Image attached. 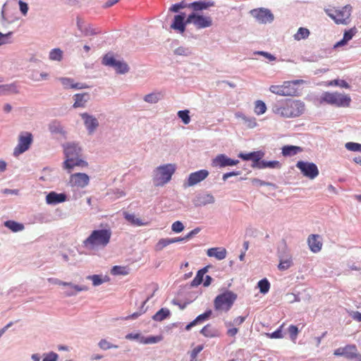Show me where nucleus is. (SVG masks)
Wrapping results in <instances>:
<instances>
[{
  "mask_svg": "<svg viewBox=\"0 0 361 361\" xmlns=\"http://www.w3.org/2000/svg\"><path fill=\"white\" fill-rule=\"evenodd\" d=\"M211 315H212V310H209L206 311L205 312H204L203 314H201L199 316H197L194 319V321L197 324H202V322H204V321L207 320L210 317Z\"/></svg>",
  "mask_w": 361,
  "mask_h": 361,
  "instance_id": "41",
  "label": "nucleus"
},
{
  "mask_svg": "<svg viewBox=\"0 0 361 361\" xmlns=\"http://www.w3.org/2000/svg\"><path fill=\"white\" fill-rule=\"evenodd\" d=\"M4 224L13 232L20 231L24 228V226L22 224L14 221H6Z\"/></svg>",
  "mask_w": 361,
  "mask_h": 361,
  "instance_id": "37",
  "label": "nucleus"
},
{
  "mask_svg": "<svg viewBox=\"0 0 361 361\" xmlns=\"http://www.w3.org/2000/svg\"><path fill=\"white\" fill-rule=\"evenodd\" d=\"M60 81L61 82L63 87L65 89H85L87 88V86L82 83H75L73 80L68 78H60Z\"/></svg>",
  "mask_w": 361,
  "mask_h": 361,
  "instance_id": "26",
  "label": "nucleus"
},
{
  "mask_svg": "<svg viewBox=\"0 0 361 361\" xmlns=\"http://www.w3.org/2000/svg\"><path fill=\"white\" fill-rule=\"evenodd\" d=\"M188 23H186V20H185V14L181 13L174 16V19L172 24L171 25V27L183 34L185 30V25Z\"/></svg>",
  "mask_w": 361,
  "mask_h": 361,
  "instance_id": "19",
  "label": "nucleus"
},
{
  "mask_svg": "<svg viewBox=\"0 0 361 361\" xmlns=\"http://www.w3.org/2000/svg\"><path fill=\"white\" fill-rule=\"evenodd\" d=\"M82 118L84 121V123L89 133H92L99 126L97 119L87 113L80 114Z\"/></svg>",
  "mask_w": 361,
  "mask_h": 361,
  "instance_id": "21",
  "label": "nucleus"
},
{
  "mask_svg": "<svg viewBox=\"0 0 361 361\" xmlns=\"http://www.w3.org/2000/svg\"><path fill=\"white\" fill-rule=\"evenodd\" d=\"M48 78V74L46 73H42L38 78L37 75H32V80L35 81H40L42 80H46Z\"/></svg>",
  "mask_w": 361,
  "mask_h": 361,
  "instance_id": "62",
  "label": "nucleus"
},
{
  "mask_svg": "<svg viewBox=\"0 0 361 361\" xmlns=\"http://www.w3.org/2000/svg\"><path fill=\"white\" fill-rule=\"evenodd\" d=\"M184 225L180 221H176L173 223L171 230L175 233H180L184 230Z\"/></svg>",
  "mask_w": 361,
  "mask_h": 361,
  "instance_id": "52",
  "label": "nucleus"
},
{
  "mask_svg": "<svg viewBox=\"0 0 361 361\" xmlns=\"http://www.w3.org/2000/svg\"><path fill=\"white\" fill-rule=\"evenodd\" d=\"M19 8L20 12L23 13V16H26L28 11V6L27 4L23 1L22 0H20L18 1Z\"/></svg>",
  "mask_w": 361,
  "mask_h": 361,
  "instance_id": "56",
  "label": "nucleus"
},
{
  "mask_svg": "<svg viewBox=\"0 0 361 361\" xmlns=\"http://www.w3.org/2000/svg\"><path fill=\"white\" fill-rule=\"evenodd\" d=\"M296 167L305 177L311 180L314 179L319 173L317 165L312 162L299 161L296 164Z\"/></svg>",
  "mask_w": 361,
  "mask_h": 361,
  "instance_id": "11",
  "label": "nucleus"
},
{
  "mask_svg": "<svg viewBox=\"0 0 361 361\" xmlns=\"http://www.w3.org/2000/svg\"><path fill=\"white\" fill-rule=\"evenodd\" d=\"M188 7V5L186 4L184 1H181L178 4H176L171 6L169 10L172 12H178L180 9Z\"/></svg>",
  "mask_w": 361,
  "mask_h": 361,
  "instance_id": "53",
  "label": "nucleus"
},
{
  "mask_svg": "<svg viewBox=\"0 0 361 361\" xmlns=\"http://www.w3.org/2000/svg\"><path fill=\"white\" fill-rule=\"evenodd\" d=\"M111 231L109 228L94 230L82 242V245L87 250L105 247L110 242Z\"/></svg>",
  "mask_w": 361,
  "mask_h": 361,
  "instance_id": "2",
  "label": "nucleus"
},
{
  "mask_svg": "<svg viewBox=\"0 0 361 361\" xmlns=\"http://www.w3.org/2000/svg\"><path fill=\"white\" fill-rule=\"evenodd\" d=\"M310 30L305 27H300L294 35V39L297 41L307 39L310 35Z\"/></svg>",
  "mask_w": 361,
  "mask_h": 361,
  "instance_id": "36",
  "label": "nucleus"
},
{
  "mask_svg": "<svg viewBox=\"0 0 361 361\" xmlns=\"http://www.w3.org/2000/svg\"><path fill=\"white\" fill-rule=\"evenodd\" d=\"M282 326L277 329L276 331H274L270 337L272 338H281L283 337L282 331H281Z\"/></svg>",
  "mask_w": 361,
  "mask_h": 361,
  "instance_id": "60",
  "label": "nucleus"
},
{
  "mask_svg": "<svg viewBox=\"0 0 361 361\" xmlns=\"http://www.w3.org/2000/svg\"><path fill=\"white\" fill-rule=\"evenodd\" d=\"M186 23H192L197 29H202L212 26V19L210 16H204L192 13L187 18Z\"/></svg>",
  "mask_w": 361,
  "mask_h": 361,
  "instance_id": "13",
  "label": "nucleus"
},
{
  "mask_svg": "<svg viewBox=\"0 0 361 361\" xmlns=\"http://www.w3.org/2000/svg\"><path fill=\"white\" fill-rule=\"evenodd\" d=\"M200 229L199 228H196L195 229H193L192 231H191L190 233H188L185 236V239L186 240H189L190 238H191L193 235H195V234L198 233L200 232Z\"/></svg>",
  "mask_w": 361,
  "mask_h": 361,
  "instance_id": "63",
  "label": "nucleus"
},
{
  "mask_svg": "<svg viewBox=\"0 0 361 361\" xmlns=\"http://www.w3.org/2000/svg\"><path fill=\"white\" fill-rule=\"evenodd\" d=\"M207 255L208 257L222 260L226 257L227 251L224 247H212L207 250Z\"/></svg>",
  "mask_w": 361,
  "mask_h": 361,
  "instance_id": "23",
  "label": "nucleus"
},
{
  "mask_svg": "<svg viewBox=\"0 0 361 361\" xmlns=\"http://www.w3.org/2000/svg\"><path fill=\"white\" fill-rule=\"evenodd\" d=\"M274 114L283 118H296L305 111V103L300 100L287 99L273 106Z\"/></svg>",
  "mask_w": 361,
  "mask_h": 361,
  "instance_id": "1",
  "label": "nucleus"
},
{
  "mask_svg": "<svg viewBox=\"0 0 361 361\" xmlns=\"http://www.w3.org/2000/svg\"><path fill=\"white\" fill-rule=\"evenodd\" d=\"M352 318L357 322H361V312H354L352 314Z\"/></svg>",
  "mask_w": 361,
  "mask_h": 361,
  "instance_id": "64",
  "label": "nucleus"
},
{
  "mask_svg": "<svg viewBox=\"0 0 361 361\" xmlns=\"http://www.w3.org/2000/svg\"><path fill=\"white\" fill-rule=\"evenodd\" d=\"M55 283L57 284V285H59V286H69L70 287V290L68 291L66 293V295H73L74 294H75L76 293L78 292H80V291H83V290H87V288L85 287V286H77V285H74L71 283H68V282H63V281H61L60 280H56L55 281Z\"/></svg>",
  "mask_w": 361,
  "mask_h": 361,
  "instance_id": "24",
  "label": "nucleus"
},
{
  "mask_svg": "<svg viewBox=\"0 0 361 361\" xmlns=\"http://www.w3.org/2000/svg\"><path fill=\"white\" fill-rule=\"evenodd\" d=\"M174 53L178 56H188L191 54V51L188 48L179 47L175 49Z\"/></svg>",
  "mask_w": 361,
  "mask_h": 361,
  "instance_id": "50",
  "label": "nucleus"
},
{
  "mask_svg": "<svg viewBox=\"0 0 361 361\" xmlns=\"http://www.w3.org/2000/svg\"><path fill=\"white\" fill-rule=\"evenodd\" d=\"M198 200L201 204H212L214 202V197L210 195L207 194L202 197H198Z\"/></svg>",
  "mask_w": 361,
  "mask_h": 361,
  "instance_id": "45",
  "label": "nucleus"
},
{
  "mask_svg": "<svg viewBox=\"0 0 361 361\" xmlns=\"http://www.w3.org/2000/svg\"><path fill=\"white\" fill-rule=\"evenodd\" d=\"M243 119L248 122V126L250 128H254L257 126L256 120L255 118H247L246 116H243Z\"/></svg>",
  "mask_w": 361,
  "mask_h": 361,
  "instance_id": "59",
  "label": "nucleus"
},
{
  "mask_svg": "<svg viewBox=\"0 0 361 361\" xmlns=\"http://www.w3.org/2000/svg\"><path fill=\"white\" fill-rule=\"evenodd\" d=\"M175 171V165L171 164L157 167L154 171L153 178L154 185L156 186H162L168 183L171 180Z\"/></svg>",
  "mask_w": 361,
  "mask_h": 361,
  "instance_id": "6",
  "label": "nucleus"
},
{
  "mask_svg": "<svg viewBox=\"0 0 361 361\" xmlns=\"http://www.w3.org/2000/svg\"><path fill=\"white\" fill-rule=\"evenodd\" d=\"M334 355L336 356H343L345 358L354 361H361V354L355 345H347L343 348H338L334 350Z\"/></svg>",
  "mask_w": 361,
  "mask_h": 361,
  "instance_id": "10",
  "label": "nucleus"
},
{
  "mask_svg": "<svg viewBox=\"0 0 361 361\" xmlns=\"http://www.w3.org/2000/svg\"><path fill=\"white\" fill-rule=\"evenodd\" d=\"M267 111V106L265 103L262 100H257L255 102L254 111L259 116L264 114Z\"/></svg>",
  "mask_w": 361,
  "mask_h": 361,
  "instance_id": "35",
  "label": "nucleus"
},
{
  "mask_svg": "<svg viewBox=\"0 0 361 361\" xmlns=\"http://www.w3.org/2000/svg\"><path fill=\"white\" fill-rule=\"evenodd\" d=\"M356 33L357 29L355 27L350 28L348 30H345L343 34V39L334 44V48L345 45L353 37V36H355Z\"/></svg>",
  "mask_w": 361,
  "mask_h": 361,
  "instance_id": "25",
  "label": "nucleus"
},
{
  "mask_svg": "<svg viewBox=\"0 0 361 361\" xmlns=\"http://www.w3.org/2000/svg\"><path fill=\"white\" fill-rule=\"evenodd\" d=\"M288 333L292 341H295L298 334V329L295 325H290L288 327Z\"/></svg>",
  "mask_w": 361,
  "mask_h": 361,
  "instance_id": "51",
  "label": "nucleus"
},
{
  "mask_svg": "<svg viewBox=\"0 0 361 361\" xmlns=\"http://www.w3.org/2000/svg\"><path fill=\"white\" fill-rule=\"evenodd\" d=\"M208 176L209 171L205 169L191 173L187 180L186 185L188 187L193 186L204 180Z\"/></svg>",
  "mask_w": 361,
  "mask_h": 361,
  "instance_id": "16",
  "label": "nucleus"
},
{
  "mask_svg": "<svg viewBox=\"0 0 361 361\" xmlns=\"http://www.w3.org/2000/svg\"><path fill=\"white\" fill-rule=\"evenodd\" d=\"M12 32H8L7 34H2L0 32V45L6 44L8 41V37L11 35Z\"/></svg>",
  "mask_w": 361,
  "mask_h": 361,
  "instance_id": "58",
  "label": "nucleus"
},
{
  "mask_svg": "<svg viewBox=\"0 0 361 361\" xmlns=\"http://www.w3.org/2000/svg\"><path fill=\"white\" fill-rule=\"evenodd\" d=\"M178 117L182 120L184 124H188L190 121L188 110H182L178 112Z\"/></svg>",
  "mask_w": 361,
  "mask_h": 361,
  "instance_id": "48",
  "label": "nucleus"
},
{
  "mask_svg": "<svg viewBox=\"0 0 361 361\" xmlns=\"http://www.w3.org/2000/svg\"><path fill=\"white\" fill-rule=\"evenodd\" d=\"M307 243L312 252L317 253L322 250V243L320 236L316 234L310 235L307 238Z\"/></svg>",
  "mask_w": 361,
  "mask_h": 361,
  "instance_id": "22",
  "label": "nucleus"
},
{
  "mask_svg": "<svg viewBox=\"0 0 361 361\" xmlns=\"http://www.w3.org/2000/svg\"><path fill=\"white\" fill-rule=\"evenodd\" d=\"M352 6L346 5L341 8H329L326 10V14L334 20L336 24L346 25L351 16Z\"/></svg>",
  "mask_w": 361,
  "mask_h": 361,
  "instance_id": "8",
  "label": "nucleus"
},
{
  "mask_svg": "<svg viewBox=\"0 0 361 361\" xmlns=\"http://www.w3.org/2000/svg\"><path fill=\"white\" fill-rule=\"evenodd\" d=\"M320 104H326L336 107H349L351 98L348 94L338 92H324L319 98Z\"/></svg>",
  "mask_w": 361,
  "mask_h": 361,
  "instance_id": "4",
  "label": "nucleus"
},
{
  "mask_svg": "<svg viewBox=\"0 0 361 361\" xmlns=\"http://www.w3.org/2000/svg\"><path fill=\"white\" fill-rule=\"evenodd\" d=\"M75 102L73 105V108L84 107L85 103L90 98L87 93L76 94L74 95Z\"/></svg>",
  "mask_w": 361,
  "mask_h": 361,
  "instance_id": "30",
  "label": "nucleus"
},
{
  "mask_svg": "<svg viewBox=\"0 0 361 361\" xmlns=\"http://www.w3.org/2000/svg\"><path fill=\"white\" fill-rule=\"evenodd\" d=\"M90 178L86 173H75L71 176L69 183L71 187L85 188L89 184Z\"/></svg>",
  "mask_w": 361,
  "mask_h": 361,
  "instance_id": "15",
  "label": "nucleus"
},
{
  "mask_svg": "<svg viewBox=\"0 0 361 361\" xmlns=\"http://www.w3.org/2000/svg\"><path fill=\"white\" fill-rule=\"evenodd\" d=\"M305 83L303 80L284 81L282 85H272L269 91L275 94L283 97H297L300 94L298 85Z\"/></svg>",
  "mask_w": 361,
  "mask_h": 361,
  "instance_id": "3",
  "label": "nucleus"
},
{
  "mask_svg": "<svg viewBox=\"0 0 361 361\" xmlns=\"http://www.w3.org/2000/svg\"><path fill=\"white\" fill-rule=\"evenodd\" d=\"M67 200V196L64 193H57L56 192H50L46 196V202L48 204L55 205Z\"/></svg>",
  "mask_w": 361,
  "mask_h": 361,
  "instance_id": "20",
  "label": "nucleus"
},
{
  "mask_svg": "<svg viewBox=\"0 0 361 361\" xmlns=\"http://www.w3.org/2000/svg\"><path fill=\"white\" fill-rule=\"evenodd\" d=\"M161 94L159 93H151L145 96L144 100L148 103H157L160 99Z\"/></svg>",
  "mask_w": 361,
  "mask_h": 361,
  "instance_id": "44",
  "label": "nucleus"
},
{
  "mask_svg": "<svg viewBox=\"0 0 361 361\" xmlns=\"http://www.w3.org/2000/svg\"><path fill=\"white\" fill-rule=\"evenodd\" d=\"M111 274L113 275H127L128 271L124 267L114 266L111 269Z\"/></svg>",
  "mask_w": 361,
  "mask_h": 361,
  "instance_id": "46",
  "label": "nucleus"
},
{
  "mask_svg": "<svg viewBox=\"0 0 361 361\" xmlns=\"http://www.w3.org/2000/svg\"><path fill=\"white\" fill-rule=\"evenodd\" d=\"M256 167L258 169H265V168H270V169H280L281 167V164L279 161H259L257 164H256Z\"/></svg>",
  "mask_w": 361,
  "mask_h": 361,
  "instance_id": "31",
  "label": "nucleus"
},
{
  "mask_svg": "<svg viewBox=\"0 0 361 361\" xmlns=\"http://www.w3.org/2000/svg\"><path fill=\"white\" fill-rule=\"evenodd\" d=\"M264 156V153L262 151H257V152H252L247 154L244 153H240L238 154V157L241 158L243 160L248 161L252 160V167L255 168L256 164L258 163L259 160Z\"/></svg>",
  "mask_w": 361,
  "mask_h": 361,
  "instance_id": "18",
  "label": "nucleus"
},
{
  "mask_svg": "<svg viewBox=\"0 0 361 361\" xmlns=\"http://www.w3.org/2000/svg\"><path fill=\"white\" fill-rule=\"evenodd\" d=\"M98 345L101 349L104 350H109L111 348H118V345L111 343L106 339H102L99 342Z\"/></svg>",
  "mask_w": 361,
  "mask_h": 361,
  "instance_id": "47",
  "label": "nucleus"
},
{
  "mask_svg": "<svg viewBox=\"0 0 361 361\" xmlns=\"http://www.w3.org/2000/svg\"><path fill=\"white\" fill-rule=\"evenodd\" d=\"M207 272V267H204L203 269L199 270L195 276V277L191 281L192 286H197L200 285L203 282L204 275Z\"/></svg>",
  "mask_w": 361,
  "mask_h": 361,
  "instance_id": "33",
  "label": "nucleus"
},
{
  "mask_svg": "<svg viewBox=\"0 0 361 361\" xmlns=\"http://www.w3.org/2000/svg\"><path fill=\"white\" fill-rule=\"evenodd\" d=\"M124 218L126 221H128L130 224L136 226H145L147 225V223H144L140 219L137 218L133 214H129L128 212L123 213Z\"/></svg>",
  "mask_w": 361,
  "mask_h": 361,
  "instance_id": "32",
  "label": "nucleus"
},
{
  "mask_svg": "<svg viewBox=\"0 0 361 361\" xmlns=\"http://www.w3.org/2000/svg\"><path fill=\"white\" fill-rule=\"evenodd\" d=\"M251 182L252 183L255 185V186H264V185H269V183L262 180H259L258 178H252L251 180Z\"/></svg>",
  "mask_w": 361,
  "mask_h": 361,
  "instance_id": "61",
  "label": "nucleus"
},
{
  "mask_svg": "<svg viewBox=\"0 0 361 361\" xmlns=\"http://www.w3.org/2000/svg\"><path fill=\"white\" fill-rule=\"evenodd\" d=\"M33 142V136L31 133L22 132L18 136V142L13 149V155L18 157L29 149Z\"/></svg>",
  "mask_w": 361,
  "mask_h": 361,
  "instance_id": "9",
  "label": "nucleus"
},
{
  "mask_svg": "<svg viewBox=\"0 0 361 361\" xmlns=\"http://www.w3.org/2000/svg\"><path fill=\"white\" fill-rule=\"evenodd\" d=\"M237 299V295L232 291L226 290L218 295L214 301L216 310L228 312Z\"/></svg>",
  "mask_w": 361,
  "mask_h": 361,
  "instance_id": "7",
  "label": "nucleus"
},
{
  "mask_svg": "<svg viewBox=\"0 0 361 361\" xmlns=\"http://www.w3.org/2000/svg\"><path fill=\"white\" fill-rule=\"evenodd\" d=\"M293 264L292 259L291 257L285 259H281L280 262L278 265V268L280 270H286L288 268L291 267Z\"/></svg>",
  "mask_w": 361,
  "mask_h": 361,
  "instance_id": "43",
  "label": "nucleus"
},
{
  "mask_svg": "<svg viewBox=\"0 0 361 361\" xmlns=\"http://www.w3.org/2000/svg\"><path fill=\"white\" fill-rule=\"evenodd\" d=\"M252 17L261 24H267L271 23L274 16L271 11L265 8H254L250 11Z\"/></svg>",
  "mask_w": 361,
  "mask_h": 361,
  "instance_id": "14",
  "label": "nucleus"
},
{
  "mask_svg": "<svg viewBox=\"0 0 361 361\" xmlns=\"http://www.w3.org/2000/svg\"><path fill=\"white\" fill-rule=\"evenodd\" d=\"M81 149L75 143L68 144L64 148L66 161L64 166L66 169H72L74 166H87V163L80 158Z\"/></svg>",
  "mask_w": 361,
  "mask_h": 361,
  "instance_id": "5",
  "label": "nucleus"
},
{
  "mask_svg": "<svg viewBox=\"0 0 361 361\" xmlns=\"http://www.w3.org/2000/svg\"><path fill=\"white\" fill-rule=\"evenodd\" d=\"M239 163L238 160H233L224 154H219L212 161L214 166H219L221 168L228 166H235Z\"/></svg>",
  "mask_w": 361,
  "mask_h": 361,
  "instance_id": "17",
  "label": "nucleus"
},
{
  "mask_svg": "<svg viewBox=\"0 0 361 361\" xmlns=\"http://www.w3.org/2000/svg\"><path fill=\"white\" fill-rule=\"evenodd\" d=\"M257 286L259 288L260 293L266 294L269 290L270 283L267 279H263L258 282Z\"/></svg>",
  "mask_w": 361,
  "mask_h": 361,
  "instance_id": "38",
  "label": "nucleus"
},
{
  "mask_svg": "<svg viewBox=\"0 0 361 361\" xmlns=\"http://www.w3.org/2000/svg\"><path fill=\"white\" fill-rule=\"evenodd\" d=\"M200 334L207 338H214L219 336L218 330L211 324L205 325L200 331Z\"/></svg>",
  "mask_w": 361,
  "mask_h": 361,
  "instance_id": "28",
  "label": "nucleus"
},
{
  "mask_svg": "<svg viewBox=\"0 0 361 361\" xmlns=\"http://www.w3.org/2000/svg\"><path fill=\"white\" fill-rule=\"evenodd\" d=\"M89 279H91L92 281V284L94 286H99L103 283V280L101 276L99 275H92L87 277Z\"/></svg>",
  "mask_w": 361,
  "mask_h": 361,
  "instance_id": "54",
  "label": "nucleus"
},
{
  "mask_svg": "<svg viewBox=\"0 0 361 361\" xmlns=\"http://www.w3.org/2000/svg\"><path fill=\"white\" fill-rule=\"evenodd\" d=\"M102 63L113 67L117 73L124 74L129 71V67L126 63L116 60L111 54H107L104 56Z\"/></svg>",
  "mask_w": 361,
  "mask_h": 361,
  "instance_id": "12",
  "label": "nucleus"
},
{
  "mask_svg": "<svg viewBox=\"0 0 361 361\" xmlns=\"http://www.w3.org/2000/svg\"><path fill=\"white\" fill-rule=\"evenodd\" d=\"M347 149L353 152H361V144L356 142H347L345 144Z\"/></svg>",
  "mask_w": 361,
  "mask_h": 361,
  "instance_id": "49",
  "label": "nucleus"
},
{
  "mask_svg": "<svg viewBox=\"0 0 361 361\" xmlns=\"http://www.w3.org/2000/svg\"><path fill=\"white\" fill-rule=\"evenodd\" d=\"M203 345H197L190 352V357L192 360H196L197 355L202 350Z\"/></svg>",
  "mask_w": 361,
  "mask_h": 361,
  "instance_id": "55",
  "label": "nucleus"
},
{
  "mask_svg": "<svg viewBox=\"0 0 361 361\" xmlns=\"http://www.w3.org/2000/svg\"><path fill=\"white\" fill-rule=\"evenodd\" d=\"M170 245L169 238H161L154 246L156 251H161L164 247Z\"/></svg>",
  "mask_w": 361,
  "mask_h": 361,
  "instance_id": "42",
  "label": "nucleus"
},
{
  "mask_svg": "<svg viewBox=\"0 0 361 361\" xmlns=\"http://www.w3.org/2000/svg\"><path fill=\"white\" fill-rule=\"evenodd\" d=\"M170 311L167 308L160 309L153 317L152 319L157 322H161L169 317Z\"/></svg>",
  "mask_w": 361,
  "mask_h": 361,
  "instance_id": "34",
  "label": "nucleus"
},
{
  "mask_svg": "<svg viewBox=\"0 0 361 361\" xmlns=\"http://www.w3.org/2000/svg\"><path fill=\"white\" fill-rule=\"evenodd\" d=\"M63 52L60 49H54L49 52V59L60 61L62 59Z\"/></svg>",
  "mask_w": 361,
  "mask_h": 361,
  "instance_id": "39",
  "label": "nucleus"
},
{
  "mask_svg": "<svg viewBox=\"0 0 361 361\" xmlns=\"http://www.w3.org/2000/svg\"><path fill=\"white\" fill-rule=\"evenodd\" d=\"M302 151V148L298 146L285 145L281 149V154L284 157H293Z\"/></svg>",
  "mask_w": 361,
  "mask_h": 361,
  "instance_id": "27",
  "label": "nucleus"
},
{
  "mask_svg": "<svg viewBox=\"0 0 361 361\" xmlns=\"http://www.w3.org/2000/svg\"><path fill=\"white\" fill-rule=\"evenodd\" d=\"M326 85L327 86H339L341 87H343L345 89H348L350 87L349 84L346 81H345L343 80H337V79L329 81L326 83Z\"/></svg>",
  "mask_w": 361,
  "mask_h": 361,
  "instance_id": "40",
  "label": "nucleus"
},
{
  "mask_svg": "<svg viewBox=\"0 0 361 361\" xmlns=\"http://www.w3.org/2000/svg\"><path fill=\"white\" fill-rule=\"evenodd\" d=\"M214 3L207 1H195L188 4L189 8H192L195 11H199L213 6Z\"/></svg>",
  "mask_w": 361,
  "mask_h": 361,
  "instance_id": "29",
  "label": "nucleus"
},
{
  "mask_svg": "<svg viewBox=\"0 0 361 361\" xmlns=\"http://www.w3.org/2000/svg\"><path fill=\"white\" fill-rule=\"evenodd\" d=\"M58 355L56 353H50L47 355L42 361H57Z\"/></svg>",
  "mask_w": 361,
  "mask_h": 361,
  "instance_id": "57",
  "label": "nucleus"
}]
</instances>
